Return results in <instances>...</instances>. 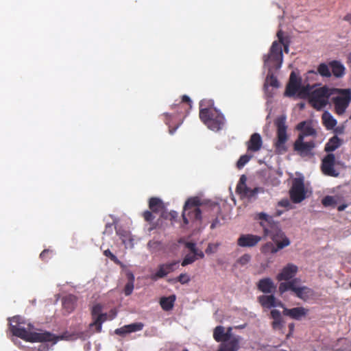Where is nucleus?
I'll use <instances>...</instances> for the list:
<instances>
[{"label":"nucleus","instance_id":"nucleus-1","mask_svg":"<svg viewBox=\"0 0 351 351\" xmlns=\"http://www.w3.org/2000/svg\"><path fill=\"white\" fill-rule=\"evenodd\" d=\"M19 317H15L13 318V321L18 323L17 325H10V330L14 336L19 337L26 341L29 342H50L52 341L56 343L60 339H66V337L64 334L62 336H56L55 335L49 332H31L33 328V326L31 324H28V328H25L21 326V322H19Z\"/></svg>","mask_w":351,"mask_h":351},{"label":"nucleus","instance_id":"nucleus-2","mask_svg":"<svg viewBox=\"0 0 351 351\" xmlns=\"http://www.w3.org/2000/svg\"><path fill=\"white\" fill-rule=\"evenodd\" d=\"M333 88L326 86L306 85L301 91L302 98L308 100L314 109L321 110L329 103V98L332 95Z\"/></svg>","mask_w":351,"mask_h":351},{"label":"nucleus","instance_id":"nucleus-3","mask_svg":"<svg viewBox=\"0 0 351 351\" xmlns=\"http://www.w3.org/2000/svg\"><path fill=\"white\" fill-rule=\"evenodd\" d=\"M278 40L272 43L269 51L263 56L264 66L269 70L279 69L281 67L283 59L282 46L285 53L289 52V40L283 36V32L280 29L277 32Z\"/></svg>","mask_w":351,"mask_h":351},{"label":"nucleus","instance_id":"nucleus-4","mask_svg":"<svg viewBox=\"0 0 351 351\" xmlns=\"http://www.w3.org/2000/svg\"><path fill=\"white\" fill-rule=\"evenodd\" d=\"M258 219L261 220L260 226L263 229L265 237H269L272 241H281L285 239L289 240L285 233L282 230L280 223L274 220L273 217L265 213H260L257 215Z\"/></svg>","mask_w":351,"mask_h":351},{"label":"nucleus","instance_id":"nucleus-5","mask_svg":"<svg viewBox=\"0 0 351 351\" xmlns=\"http://www.w3.org/2000/svg\"><path fill=\"white\" fill-rule=\"evenodd\" d=\"M199 116L201 121L213 131H219L225 125L223 114L215 108H201Z\"/></svg>","mask_w":351,"mask_h":351},{"label":"nucleus","instance_id":"nucleus-6","mask_svg":"<svg viewBox=\"0 0 351 351\" xmlns=\"http://www.w3.org/2000/svg\"><path fill=\"white\" fill-rule=\"evenodd\" d=\"M337 94L331 99L334 112L338 116L345 114L351 103V90L350 88H333L332 95Z\"/></svg>","mask_w":351,"mask_h":351},{"label":"nucleus","instance_id":"nucleus-7","mask_svg":"<svg viewBox=\"0 0 351 351\" xmlns=\"http://www.w3.org/2000/svg\"><path fill=\"white\" fill-rule=\"evenodd\" d=\"M201 205L202 202L198 197H193L187 199L182 215L184 225H188L190 222L201 221L202 211L199 208Z\"/></svg>","mask_w":351,"mask_h":351},{"label":"nucleus","instance_id":"nucleus-8","mask_svg":"<svg viewBox=\"0 0 351 351\" xmlns=\"http://www.w3.org/2000/svg\"><path fill=\"white\" fill-rule=\"evenodd\" d=\"M274 124L277 128V138L274 143L276 152L278 154H282L287 151L286 143L288 140V136L287 134L286 117L285 115L278 117L274 121Z\"/></svg>","mask_w":351,"mask_h":351},{"label":"nucleus","instance_id":"nucleus-9","mask_svg":"<svg viewBox=\"0 0 351 351\" xmlns=\"http://www.w3.org/2000/svg\"><path fill=\"white\" fill-rule=\"evenodd\" d=\"M289 196L292 202L298 204L306 197L303 178H295L292 181V186L289 190Z\"/></svg>","mask_w":351,"mask_h":351},{"label":"nucleus","instance_id":"nucleus-10","mask_svg":"<svg viewBox=\"0 0 351 351\" xmlns=\"http://www.w3.org/2000/svg\"><path fill=\"white\" fill-rule=\"evenodd\" d=\"M315 145L314 139L304 141V139H302V136H298L293 143V149L301 157L313 156Z\"/></svg>","mask_w":351,"mask_h":351},{"label":"nucleus","instance_id":"nucleus-11","mask_svg":"<svg viewBox=\"0 0 351 351\" xmlns=\"http://www.w3.org/2000/svg\"><path fill=\"white\" fill-rule=\"evenodd\" d=\"M337 164L335 156L332 153L327 154L322 160L321 171L325 176L337 178L339 176V172L335 168Z\"/></svg>","mask_w":351,"mask_h":351},{"label":"nucleus","instance_id":"nucleus-12","mask_svg":"<svg viewBox=\"0 0 351 351\" xmlns=\"http://www.w3.org/2000/svg\"><path fill=\"white\" fill-rule=\"evenodd\" d=\"M302 79L298 77L294 71L290 74L289 82L286 86L285 95L289 97H293L298 93L300 97L302 98L301 91L305 86H302Z\"/></svg>","mask_w":351,"mask_h":351},{"label":"nucleus","instance_id":"nucleus-13","mask_svg":"<svg viewBox=\"0 0 351 351\" xmlns=\"http://www.w3.org/2000/svg\"><path fill=\"white\" fill-rule=\"evenodd\" d=\"M275 245L271 242H267L264 244L261 249V251L264 254H276L278 251L282 250L283 248L289 246L291 243L290 240H284L281 241H273Z\"/></svg>","mask_w":351,"mask_h":351},{"label":"nucleus","instance_id":"nucleus-14","mask_svg":"<svg viewBox=\"0 0 351 351\" xmlns=\"http://www.w3.org/2000/svg\"><path fill=\"white\" fill-rule=\"evenodd\" d=\"M261 239L262 237L258 235L241 234L237 240V245L242 247H252L256 246Z\"/></svg>","mask_w":351,"mask_h":351},{"label":"nucleus","instance_id":"nucleus-15","mask_svg":"<svg viewBox=\"0 0 351 351\" xmlns=\"http://www.w3.org/2000/svg\"><path fill=\"white\" fill-rule=\"evenodd\" d=\"M178 261H173L168 263L161 264L158 266V271L152 276L153 280L157 278H162L166 276L167 274L173 272L178 267Z\"/></svg>","mask_w":351,"mask_h":351},{"label":"nucleus","instance_id":"nucleus-16","mask_svg":"<svg viewBox=\"0 0 351 351\" xmlns=\"http://www.w3.org/2000/svg\"><path fill=\"white\" fill-rule=\"evenodd\" d=\"M258 301L263 308H271L276 306L284 308V304L277 300L273 293L260 295L258 297Z\"/></svg>","mask_w":351,"mask_h":351},{"label":"nucleus","instance_id":"nucleus-17","mask_svg":"<svg viewBox=\"0 0 351 351\" xmlns=\"http://www.w3.org/2000/svg\"><path fill=\"white\" fill-rule=\"evenodd\" d=\"M282 314L295 320H301L306 317L309 310L302 306L287 308L284 306Z\"/></svg>","mask_w":351,"mask_h":351},{"label":"nucleus","instance_id":"nucleus-18","mask_svg":"<svg viewBox=\"0 0 351 351\" xmlns=\"http://www.w3.org/2000/svg\"><path fill=\"white\" fill-rule=\"evenodd\" d=\"M298 272V267L292 263L287 264L284 267L277 276L278 281L291 280Z\"/></svg>","mask_w":351,"mask_h":351},{"label":"nucleus","instance_id":"nucleus-19","mask_svg":"<svg viewBox=\"0 0 351 351\" xmlns=\"http://www.w3.org/2000/svg\"><path fill=\"white\" fill-rule=\"evenodd\" d=\"M296 129L300 132L298 136H302V139L308 136H311L313 138L317 137L316 130L310 123H307L305 121L298 124Z\"/></svg>","mask_w":351,"mask_h":351},{"label":"nucleus","instance_id":"nucleus-20","mask_svg":"<svg viewBox=\"0 0 351 351\" xmlns=\"http://www.w3.org/2000/svg\"><path fill=\"white\" fill-rule=\"evenodd\" d=\"M240 336L233 337L227 341H223L217 351H238L240 348Z\"/></svg>","mask_w":351,"mask_h":351},{"label":"nucleus","instance_id":"nucleus-21","mask_svg":"<svg viewBox=\"0 0 351 351\" xmlns=\"http://www.w3.org/2000/svg\"><path fill=\"white\" fill-rule=\"evenodd\" d=\"M257 288L264 293H274L276 290V285L270 278H264L258 282Z\"/></svg>","mask_w":351,"mask_h":351},{"label":"nucleus","instance_id":"nucleus-22","mask_svg":"<svg viewBox=\"0 0 351 351\" xmlns=\"http://www.w3.org/2000/svg\"><path fill=\"white\" fill-rule=\"evenodd\" d=\"M172 108L176 110L178 114H184L191 108V100L187 95H183L182 100L172 105Z\"/></svg>","mask_w":351,"mask_h":351},{"label":"nucleus","instance_id":"nucleus-23","mask_svg":"<svg viewBox=\"0 0 351 351\" xmlns=\"http://www.w3.org/2000/svg\"><path fill=\"white\" fill-rule=\"evenodd\" d=\"M263 145V141L258 133H254L251 135L250 140L247 142V151L256 152L261 149Z\"/></svg>","mask_w":351,"mask_h":351},{"label":"nucleus","instance_id":"nucleus-24","mask_svg":"<svg viewBox=\"0 0 351 351\" xmlns=\"http://www.w3.org/2000/svg\"><path fill=\"white\" fill-rule=\"evenodd\" d=\"M77 301V298L73 294H69L62 298V307L67 314H69L74 311L76 307Z\"/></svg>","mask_w":351,"mask_h":351},{"label":"nucleus","instance_id":"nucleus-25","mask_svg":"<svg viewBox=\"0 0 351 351\" xmlns=\"http://www.w3.org/2000/svg\"><path fill=\"white\" fill-rule=\"evenodd\" d=\"M269 317L273 319L271 326L274 330H281L284 328L285 322L280 311L277 309L271 310Z\"/></svg>","mask_w":351,"mask_h":351},{"label":"nucleus","instance_id":"nucleus-26","mask_svg":"<svg viewBox=\"0 0 351 351\" xmlns=\"http://www.w3.org/2000/svg\"><path fill=\"white\" fill-rule=\"evenodd\" d=\"M329 66L331 69L332 75L337 77H342L345 75L346 68L343 64L338 60H332L329 62Z\"/></svg>","mask_w":351,"mask_h":351},{"label":"nucleus","instance_id":"nucleus-27","mask_svg":"<svg viewBox=\"0 0 351 351\" xmlns=\"http://www.w3.org/2000/svg\"><path fill=\"white\" fill-rule=\"evenodd\" d=\"M342 140L337 136L331 137L326 143L324 151L328 154L331 153L338 149L342 144Z\"/></svg>","mask_w":351,"mask_h":351},{"label":"nucleus","instance_id":"nucleus-28","mask_svg":"<svg viewBox=\"0 0 351 351\" xmlns=\"http://www.w3.org/2000/svg\"><path fill=\"white\" fill-rule=\"evenodd\" d=\"M243 189L238 192L237 193L239 194L243 197H247L250 199L256 198L257 194L261 191L263 192V189L259 187H255L253 189H251L250 188L247 186H242Z\"/></svg>","mask_w":351,"mask_h":351},{"label":"nucleus","instance_id":"nucleus-29","mask_svg":"<svg viewBox=\"0 0 351 351\" xmlns=\"http://www.w3.org/2000/svg\"><path fill=\"white\" fill-rule=\"evenodd\" d=\"M149 208L154 213H158L164 209V204L158 197H151L149 200Z\"/></svg>","mask_w":351,"mask_h":351},{"label":"nucleus","instance_id":"nucleus-30","mask_svg":"<svg viewBox=\"0 0 351 351\" xmlns=\"http://www.w3.org/2000/svg\"><path fill=\"white\" fill-rule=\"evenodd\" d=\"M322 119L328 130L333 129L337 123V120L327 111L322 114Z\"/></svg>","mask_w":351,"mask_h":351},{"label":"nucleus","instance_id":"nucleus-31","mask_svg":"<svg viewBox=\"0 0 351 351\" xmlns=\"http://www.w3.org/2000/svg\"><path fill=\"white\" fill-rule=\"evenodd\" d=\"M108 319L107 313H101L95 318V320L90 324V328L95 326V330L97 332H100L102 328V324Z\"/></svg>","mask_w":351,"mask_h":351},{"label":"nucleus","instance_id":"nucleus-32","mask_svg":"<svg viewBox=\"0 0 351 351\" xmlns=\"http://www.w3.org/2000/svg\"><path fill=\"white\" fill-rule=\"evenodd\" d=\"M176 296L174 295L169 297H162L160 298V304L162 308L165 311H170L173 308Z\"/></svg>","mask_w":351,"mask_h":351},{"label":"nucleus","instance_id":"nucleus-33","mask_svg":"<svg viewBox=\"0 0 351 351\" xmlns=\"http://www.w3.org/2000/svg\"><path fill=\"white\" fill-rule=\"evenodd\" d=\"M213 338L217 342L227 341L225 328L222 326H217L213 331Z\"/></svg>","mask_w":351,"mask_h":351},{"label":"nucleus","instance_id":"nucleus-34","mask_svg":"<svg viewBox=\"0 0 351 351\" xmlns=\"http://www.w3.org/2000/svg\"><path fill=\"white\" fill-rule=\"evenodd\" d=\"M310 293L311 289L307 287L303 286L299 287L297 290H295L294 293L298 298L303 300H306L307 298H308Z\"/></svg>","mask_w":351,"mask_h":351},{"label":"nucleus","instance_id":"nucleus-35","mask_svg":"<svg viewBox=\"0 0 351 351\" xmlns=\"http://www.w3.org/2000/svg\"><path fill=\"white\" fill-rule=\"evenodd\" d=\"M317 73L322 77H330L332 73L330 71L329 64L321 63L317 67Z\"/></svg>","mask_w":351,"mask_h":351},{"label":"nucleus","instance_id":"nucleus-36","mask_svg":"<svg viewBox=\"0 0 351 351\" xmlns=\"http://www.w3.org/2000/svg\"><path fill=\"white\" fill-rule=\"evenodd\" d=\"M269 70V73L266 77V82L265 85L268 84L272 87L277 88L279 86L278 81L276 76L272 73V71L275 70L274 69H272L271 70Z\"/></svg>","mask_w":351,"mask_h":351},{"label":"nucleus","instance_id":"nucleus-37","mask_svg":"<svg viewBox=\"0 0 351 351\" xmlns=\"http://www.w3.org/2000/svg\"><path fill=\"white\" fill-rule=\"evenodd\" d=\"M144 324L141 322L132 323L128 325H125L128 333L140 331L143 328Z\"/></svg>","mask_w":351,"mask_h":351},{"label":"nucleus","instance_id":"nucleus-38","mask_svg":"<svg viewBox=\"0 0 351 351\" xmlns=\"http://www.w3.org/2000/svg\"><path fill=\"white\" fill-rule=\"evenodd\" d=\"M134 289V276L132 274L130 275V279L126 283L124 287V293L125 295L128 296L132 294Z\"/></svg>","mask_w":351,"mask_h":351},{"label":"nucleus","instance_id":"nucleus-39","mask_svg":"<svg viewBox=\"0 0 351 351\" xmlns=\"http://www.w3.org/2000/svg\"><path fill=\"white\" fill-rule=\"evenodd\" d=\"M252 157V156L248 154L242 155L237 162V168H243L250 161Z\"/></svg>","mask_w":351,"mask_h":351},{"label":"nucleus","instance_id":"nucleus-40","mask_svg":"<svg viewBox=\"0 0 351 351\" xmlns=\"http://www.w3.org/2000/svg\"><path fill=\"white\" fill-rule=\"evenodd\" d=\"M322 204L325 207H328V206L335 207L337 204V202L334 197L330 196V195H326V197H324L322 199Z\"/></svg>","mask_w":351,"mask_h":351},{"label":"nucleus","instance_id":"nucleus-41","mask_svg":"<svg viewBox=\"0 0 351 351\" xmlns=\"http://www.w3.org/2000/svg\"><path fill=\"white\" fill-rule=\"evenodd\" d=\"M102 309L103 306L100 304H96L93 306L91 310V315L93 320H95V318L99 316V315L102 313Z\"/></svg>","mask_w":351,"mask_h":351},{"label":"nucleus","instance_id":"nucleus-42","mask_svg":"<svg viewBox=\"0 0 351 351\" xmlns=\"http://www.w3.org/2000/svg\"><path fill=\"white\" fill-rule=\"evenodd\" d=\"M153 213H154L151 210H145L143 213L142 215L145 221L151 223L155 219V216Z\"/></svg>","mask_w":351,"mask_h":351},{"label":"nucleus","instance_id":"nucleus-43","mask_svg":"<svg viewBox=\"0 0 351 351\" xmlns=\"http://www.w3.org/2000/svg\"><path fill=\"white\" fill-rule=\"evenodd\" d=\"M196 258H197L194 256V254H187L183 259L182 262V265L184 267L186 266L187 265L191 264L195 261Z\"/></svg>","mask_w":351,"mask_h":351},{"label":"nucleus","instance_id":"nucleus-44","mask_svg":"<svg viewBox=\"0 0 351 351\" xmlns=\"http://www.w3.org/2000/svg\"><path fill=\"white\" fill-rule=\"evenodd\" d=\"M53 254V251L49 249L44 250L40 254V258L44 261H47L49 258H51V255Z\"/></svg>","mask_w":351,"mask_h":351},{"label":"nucleus","instance_id":"nucleus-45","mask_svg":"<svg viewBox=\"0 0 351 351\" xmlns=\"http://www.w3.org/2000/svg\"><path fill=\"white\" fill-rule=\"evenodd\" d=\"M250 260L251 256L248 254H245L238 259L237 263L241 265H245L247 264Z\"/></svg>","mask_w":351,"mask_h":351},{"label":"nucleus","instance_id":"nucleus-46","mask_svg":"<svg viewBox=\"0 0 351 351\" xmlns=\"http://www.w3.org/2000/svg\"><path fill=\"white\" fill-rule=\"evenodd\" d=\"M245 181H246L245 176H244V175L241 176L240 178V180H239V182L237 184V188H236L237 193H238L240 191H241L242 189H243V188L242 187L243 186H247V185L245 184Z\"/></svg>","mask_w":351,"mask_h":351},{"label":"nucleus","instance_id":"nucleus-47","mask_svg":"<svg viewBox=\"0 0 351 351\" xmlns=\"http://www.w3.org/2000/svg\"><path fill=\"white\" fill-rule=\"evenodd\" d=\"M181 284H186L190 281V278L186 274H181L176 279Z\"/></svg>","mask_w":351,"mask_h":351},{"label":"nucleus","instance_id":"nucleus-48","mask_svg":"<svg viewBox=\"0 0 351 351\" xmlns=\"http://www.w3.org/2000/svg\"><path fill=\"white\" fill-rule=\"evenodd\" d=\"M298 281V279H297V278H295V279L288 281L289 291L290 290V291H293V293L295 292V290H297V289L299 287L296 286V283Z\"/></svg>","mask_w":351,"mask_h":351},{"label":"nucleus","instance_id":"nucleus-49","mask_svg":"<svg viewBox=\"0 0 351 351\" xmlns=\"http://www.w3.org/2000/svg\"><path fill=\"white\" fill-rule=\"evenodd\" d=\"M164 116H165V122L167 125H169L170 126V120L172 117V115L169 114V113H165L164 114ZM178 126L175 128H173L171 129L170 127H169V132L172 134H173V132L176 131V130L177 129Z\"/></svg>","mask_w":351,"mask_h":351},{"label":"nucleus","instance_id":"nucleus-50","mask_svg":"<svg viewBox=\"0 0 351 351\" xmlns=\"http://www.w3.org/2000/svg\"><path fill=\"white\" fill-rule=\"evenodd\" d=\"M178 217V213L175 210H171L168 216H165V218H169L171 221L174 222L177 221Z\"/></svg>","mask_w":351,"mask_h":351},{"label":"nucleus","instance_id":"nucleus-51","mask_svg":"<svg viewBox=\"0 0 351 351\" xmlns=\"http://www.w3.org/2000/svg\"><path fill=\"white\" fill-rule=\"evenodd\" d=\"M278 290L281 295L289 291L288 282H280L279 285Z\"/></svg>","mask_w":351,"mask_h":351},{"label":"nucleus","instance_id":"nucleus-52","mask_svg":"<svg viewBox=\"0 0 351 351\" xmlns=\"http://www.w3.org/2000/svg\"><path fill=\"white\" fill-rule=\"evenodd\" d=\"M114 333L116 335H120V336H125L126 334H128V330L127 328H125V326H123V327H121V328H117L115 330H114Z\"/></svg>","mask_w":351,"mask_h":351},{"label":"nucleus","instance_id":"nucleus-53","mask_svg":"<svg viewBox=\"0 0 351 351\" xmlns=\"http://www.w3.org/2000/svg\"><path fill=\"white\" fill-rule=\"evenodd\" d=\"M104 254L108 257L111 261L116 262L117 261V258L115 255H114L110 250H106L104 252Z\"/></svg>","mask_w":351,"mask_h":351},{"label":"nucleus","instance_id":"nucleus-54","mask_svg":"<svg viewBox=\"0 0 351 351\" xmlns=\"http://www.w3.org/2000/svg\"><path fill=\"white\" fill-rule=\"evenodd\" d=\"M186 247H187L193 254L195 252V250H197L196 245L195 243L192 242H187L185 244Z\"/></svg>","mask_w":351,"mask_h":351},{"label":"nucleus","instance_id":"nucleus-55","mask_svg":"<svg viewBox=\"0 0 351 351\" xmlns=\"http://www.w3.org/2000/svg\"><path fill=\"white\" fill-rule=\"evenodd\" d=\"M232 327H228L227 328V330L225 332H226V339H228V340L230 339L231 338H232L234 337L232 335Z\"/></svg>","mask_w":351,"mask_h":351},{"label":"nucleus","instance_id":"nucleus-56","mask_svg":"<svg viewBox=\"0 0 351 351\" xmlns=\"http://www.w3.org/2000/svg\"><path fill=\"white\" fill-rule=\"evenodd\" d=\"M288 327H289V332L287 335V338H289L292 335V333L293 332L294 328H295V324L293 323H291V324H289Z\"/></svg>","mask_w":351,"mask_h":351},{"label":"nucleus","instance_id":"nucleus-57","mask_svg":"<svg viewBox=\"0 0 351 351\" xmlns=\"http://www.w3.org/2000/svg\"><path fill=\"white\" fill-rule=\"evenodd\" d=\"M335 133L337 134H342L344 133V127L343 126H339L335 128L334 130Z\"/></svg>","mask_w":351,"mask_h":351},{"label":"nucleus","instance_id":"nucleus-58","mask_svg":"<svg viewBox=\"0 0 351 351\" xmlns=\"http://www.w3.org/2000/svg\"><path fill=\"white\" fill-rule=\"evenodd\" d=\"M193 254L195 257L198 256L201 258H204V252L201 250H198L197 249L195 250V252H194Z\"/></svg>","mask_w":351,"mask_h":351},{"label":"nucleus","instance_id":"nucleus-59","mask_svg":"<svg viewBox=\"0 0 351 351\" xmlns=\"http://www.w3.org/2000/svg\"><path fill=\"white\" fill-rule=\"evenodd\" d=\"M343 20L348 21L351 25V13L347 14L344 17Z\"/></svg>","mask_w":351,"mask_h":351},{"label":"nucleus","instance_id":"nucleus-60","mask_svg":"<svg viewBox=\"0 0 351 351\" xmlns=\"http://www.w3.org/2000/svg\"><path fill=\"white\" fill-rule=\"evenodd\" d=\"M347 207V204H341L338 206L337 210L339 211H343L345 210V208Z\"/></svg>","mask_w":351,"mask_h":351},{"label":"nucleus","instance_id":"nucleus-61","mask_svg":"<svg viewBox=\"0 0 351 351\" xmlns=\"http://www.w3.org/2000/svg\"><path fill=\"white\" fill-rule=\"evenodd\" d=\"M280 204L282 206H287L289 204V202L287 200H282L280 202Z\"/></svg>","mask_w":351,"mask_h":351},{"label":"nucleus","instance_id":"nucleus-62","mask_svg":"<svg viewBox=\"0 0 351 351\" xmlns=\"http://www.w3.org/2000/svg\"><path fill=\"white\" fill-rule=\"evenodd\" d=\"M245 327H246V324H242V325L236 326H234V328H236V329H243V328H245Z\"/></svg>","mask_w":351,"mask_h":351},{"label":"nucleus","instance_id":"nucleus-63","mask_svg":"<svg viewBox=\"0 0 351 351\" xmlns=\"http://www.w3.org/2000/svg\"><path fill=\"white\" fill-rule=\"evenodd\" d=\"M218 222H219L218 219H216L215 221L212 223V224L210 225V228L214 229L216 227L217 223H218Z\"/></svg>","mask_w":351,"mask_h":351},{"label":"nucleus","instance_id":"nucleus-64","mask_svg":"<svg viewBox=\"0 0 351 351\" xmlns=\"http://www.w3.org/2000/svg\"><path fill=\"white\" fill-rule=\"evenodd\" d=\"M348 63L350 64V66H351V53H350L348 54Z\"/></svg>","mask_w":351,"mask_h":351}]
</instances>
